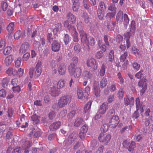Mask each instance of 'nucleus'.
I'll return each instance as SVG.
<instances>
[{
    "instance_id": "12",
    "label": "nucleus",
    "mask_w": 153,
    "mask_h": 153,
    "mask_svg": "<svg viewBox=\"0 0 153 153\" xmlns=\"http://www.w3.org/2000/svg\"><path fill=\"white\" fill-rule=\"evenodd\" d=\"M25 30H23L22 32L20 30L17 31L14 35V38L16 39H18L21 37L24 38L25 36Z\"/></svg>"
},
{
    "instance_id": "41",
    "label": "nucleus",
    "mask_w": 153,
    "mask_h": 153,
    "mask_svg": "<svg viewBox=\"0 0 153 153\" xmlns=\"http://www.w3.org/2000/svg\"><path fill=\"white\" fill-rule=\"evenodd\" d=\"M74 33L73 36V41L75 42H78L79 38L78 37V34L76 30L75 29L72 32Z\"/></svg>"
},
{
    "instance_id": "23",
    "label": "nucleus",
    "mask_w": 153,
    "mask_h": 153,
    "mask_svg": "<svg viewBox=\"0 0 153 153\" xmlns=\"http://www.w3.org/2000/svg\"><path fill=\"white\" fill-rule=\"evenodd\" d=\"M134 99L133 97H131L130 99L128 98H124V102L125 105H133Z\"/></svg>"
},
{
    "instance_id": "21",
    "label": "nucleus",
    "mask_w": 153,
    "mask_h": 153,
    "mask_svg": "<svg viewBox=\"0 0 153 153\" xmlns=\"http://www.w3.org/2000/svg\"><path fill=\"white\" fill-rule=\"evenodd\" d=\"M78 62V58L76 56H74L71 60V63L68 67L77 66Z\"/></svg>"
},
{
    "instance_id": "50",
    "label": "nucleus",
    "mask_w": 153,
    "mask_h": 153,
    "mask_svg": "<svg viewBox=\"0 0 153 153\" xmlns=\"http://www.w3.org/2000/svg\"><path fill=\"white\" fill-rule=\"evenodd\" d=\"M100 87L101 88H103L105 87L107 84V79L105 78H104L102 79L100 82Z\"/></svg>"
},
{
    "instance_id": "51",
    "label": "nucleus",
    "mask_w": 153,
    "mask_h": 153,
    "mask_svg": "<svg viewBox=\"0 0 153 153\" xmlns=\"http://www.w3.org/2000/svg\"><path fill=\"white\" fill-rule=\"evenodd\" d=\"M70 40L69 35L67 34H65L63 37V41L65 45H67L68 44Z\"/></svg>"
},
{
    "instance_id": "6",
    "label": "nucleus",
    "mask_w": 153,
    "mask_h": 153,
    "mask_svg": "<svg viewBox=\"0 0 153 153\" xmlns=\"http://www.w3.org/2000/svg\"><path fill=\"white\" fill-rule=\"evenodd\" d=\"M122 144L123 147L126 148L129 152H133L136 147V143L134 141L129 142L125 140L123 142Z\"/></svg>"
},
{
    "instance_id": "4",
    "label": "nucleus",
    "mask_w": 153,
    "mask_h": 153,
    "mask_svg": "<svg viewBox=\"0 0 153 153\" xmlns=\"http://www.w3.org/2000/svg\"><path fill=\"white\" fill-rule=\"evenodd\" d=\"M68 71L71 76H74V77L78 78L82 74V69L80 67L77 66L68 67Z\"/></svg>"
},
{
    "instance_id": "25",
    "label": "nucleus",
    "mask_w": 153,
    "mask_h": 153,
    "mask_svg": "<svg viewBox=\"0 0 153 153\" xmlns=\"http://www.w3.org/2000/svg\"><path fill=\"white\" fill-rule=\"evenodd\" d=\"M72 143L67 140L65 142L63 148L66 151H68L70 149H72Z\"/></svg>"
},
{
    "instance_id": "8",
    "label": "nucleus",
    "mask_w": 153,
    "mask_h": 153,
    "mask_svg": "<svg viewBox=\"0 0 153 153\" xmlns=\"http://www.w3.org/2000/svg\"><path fill=\"white\" fill-rule=\"evenodd\" d=\"M120 122L119 117L115 115L111 118L108 122V124L110 127L114 128L118 125Z\"/></svg>"
},
{
    "instance_id": "47",
    "label": "nucleus",
    "mask_w": 153,
    "mask_h": 153,
    "mask_svg": "<svg viewBox=\"0 0 153 153\" xmlns=\"http://www.w3.org/2000/svg\"><path fill=\"white\" fill-rule=\"evenodd\" d=\"M56 113L53 111L50 112L48 114V117L53 121L56 116Z\"/></svg>"
},
{
    "instance_id": "57",
    "label": "nucleus",
    "mask_w": 153,
    "mask_h": 153,
    "mask_svg": "<svg viewBox=\"0 0 153 153\" xmlns=\"http://www.w3.org/2000/svg\"><path fill=\"white\" fill-rule=\"evenodd\" d=\"M9 82V80L7 78L3 79L2 81V86L5 88L7 86L8 82Z\"/></svg>"
},
{
    "instance_id": "3",
    "label": "nucleus",
    "mask_w": 153,
    "mask_h": 153,
    "mask_svg": "<svg viewBox=\"0 0 153 153\" xmlns=\"http://www.w3.org/2000/svg\"><path fill=\"white\" fill-rule=\"evenodd\" d=\"M124 18V24L127 25L129 22V19L128 15L126 14H123L122 11H119L117 14L116 22L117 24L118 23L121 24L123 22V19Z\"/></svg>"
},
{
    "instance_id": "17",
    "label": "nucleus",
    "mask_w": 153,
    "mask_h": 153,
    "mask_svg": "<svg viewBox=\"0 0 153 153\" xmlns=\"http://www.w3.org/2000/svg\"><path fill=\"white\" fill-rule=\"evenodd\" d=\"M66 66L63 63H62L59 66L58 72L61 75H64L65 74Z\"/></svg>"
},
{
    "instance_id": "34",
    "label": "nucleus",
    "mask_w": 153,
    "mask_h": 153,
    "mask_svg": "<svg viewBox=\"0 0 153 153\" xmlns=\"http://www.w3.org/2000/svg\"><path fill=\"white\" fill-rule=\"evenodd\" d=\"M116 13V12H108L106 14L105 18L111 20V19L115 18Z\"/></svg>"
},
{
    "instance_id": "52",
    "label": "nucleus",
    "mask_w": 153,
    "mask_h": 153,
    "mask_svg": "<svg viewBox=\"0 0 153 153\" xmlns=\"http://www.w3.org/2000/svg\"><path fill=\"white\" fill-rule=\"evenodd\" d=\"M11 48L10 47H7L5 48L3 51V53L4 55H7L9 54L11 52Z\"/></svg>"
},
{
    "instance_id": "56",
    "label": "nucleus",
    "mask_w": 153,
    "mask_h": 153,
    "mask_svg": "<svg viewBox=\"0 0 153 153\" xmlns=\"http://www.w3.org/2000/svg\"><path fill=\"white\" fill-rule=\"evenodd\" d=\"M108 129V126L107 124H103L101 127L100 130L102 132L105 133L107 131Z\"/></svg>"
},
{
    "instance_id": "9",
    "label": "nucleus",
    "mask_w": 153,
    "mask_h": 153,
    "mask_svg": "<svg viewBox=\"0 0 153 153\" xmlns=\"http://www.w3.org/2000/svg\"><path fill=\"white\" fill-rule=\"evenodd\" d=\"M99 141L102 142L108 143L111 139V135L109 134H106L101 132L98 137Z\"/></svg>"
},
{
    "instance_id": "54",
    "label": "nucleus",
    "mask_w": 153,
    "mask_h": 153,
    "mask_svg": "<svg viewBox=\"0 0 153 153\" xmlns=\"http://www.w3.org/2000/svg\"><path fill=\"white\" fill-rule=\"evenodd\" d=\"M75 137L74 136V134L72 133L69 135L67 141L72 143L75 140Z\"/></svg>"
},
{
    "instance_id": "61",
    "label": "nucleus",
    "mask_w": 153,
    "mask_h": 153,
    "mask_svg": "<svg viewBox=\"0 0 153 153\" xmlns=\"http://www.w3.org/2000/svg\"><path fill=\"white\" fill-rule=\"evenodd\" d=\"M13 134H12V132L11 131H8L6 135V137L7 140H11V141H12V139L13 138Z\"/></svg>"
},
{
    "instance_id": "32",
    "label": "nucleus",
    "mask_w": 153,
    "mask_h": 153,
    "mask_svg": "<svg viewBox=\"0 0 153 153\" xmlns=\"http://www.w3.org/2000/svg\"><path fill=\"white\" fill-rule=\"evenodd\" d=\"M91 103L92 102L91 101H89L85 105L84 109V112L85 113H87L90 111Z\"/></svg>"
},
{
    "instance_id": "31",
    "label": "nucleus",
    "mask_w": 153,
    "mask_h": 153,
    "mask_svg": "<svg viewBox=\"0 0 153 153\" xmlns=\"http://www.w3.org/2000/svg\"><path fill=\"white\" fill-rule=\"evenodd\" d=\"M91 103L92 102L91 101H89L85 105L84 109V112L85 113H87L90 111Z\"/></svg>"
},
{
    "instance_id": "49",
    "label": "nucleus",
    "mask_w": 153,
    "mask_h": 153,
    "mask_svg": "<svg viewBox=\"0 0 153 153\" xmlns=\"http://www.w3.org/2000/svg\"><path fill=\"white\" fill-rule=\"evenodd\" d=\"M83 24L81 22H79L77 24V27L78 30L79 31V33L81 31H84L83 30Z\"/></svg>"
},
{
    "instance_id": "24",
    "label": "nucleus",
    "mask_w": 153,
    "mask_h": 153,
    "mask_svg": "<svg viewBox=\"0 0 153 153\" xmlns=\"http://www.w3.org/2000/svg\"><path fill=\"white\" fill-rule=\"evenodd\" d=\"M13 60V56L12 55L8 56L5 59L4 63L5 65L8 66L10 65Z\"/></svg>"
},
{
    "instance_id": "44",
    "label": "nucleus",
    "mask_w": 153,
    "mask_h": 153,
    "mask_svg": "<svg viewBox=\"0 0 153 153\" xmlns=\"http://www.w3.org/2000/svg\"><path fill=\"white\" fill-rule=\"evenodd\" d=\"M105 12V11L97 10V14L100 20L102 19L104 17Z\"/></svg>"
},
{
    "instance_id": "35",
    "label": "nucleus",
    "mask_w": 153,
    "mask_h": 153,
    "mask_svg": "<svg viewBox=\"0 0 153 153\" xmlns=\"http://www.w3.org/2000/svg\"><path fill=\"white\" fill-rule=\"evenodd\" d=\"M135 33H133L132 32L129 31L125 33L124 34V39L126 40H130L131 36H134Z\"/></svg>"
},
{
    "instance_id": "60",
    "label": "nucleus",
    "mask_w": 153,
    "mask_h": 153,
    "mask_svg": "<svg viewBox=\"0 0 153 153\" xmlns=\"http://www.w3.org/2000/svg\"><path fill=\"white\" fill-rule=\"evenodd\" d=\"M135 101L136 105V108L137 109L139 108H139L142 106V104L141 102H140V100L139 97L136 98V99Z\"/></svg>"
},
{
    "instance_id": "2",
    "label": "nucleus",
    "mask_w": 153,
    "mask_h": 153,
    "mask_svg": "<svg viewBox=\"0 0 153 153\" xmlns=\"http://www.w3.org/2000/svg\"><path fill=\"white\" fill-rule=\"evenodd\" d=\"M72 97L70 95L62 96L58 101L59 107L62 108L68 105L70 103Z\"/></svg>"
},
{
    "instance_id": "53",
    "label": "nucleus",
    "mask_w": 153,
    "mask_h": 153,
    "mask_svg": "<svg viewBox=\"0 0 153 153\" xmlns=\"http://www.w3.org/2000/svg\"><path fill=\"white\" fill-rule=\"evenodd\" d=\"M88 40V45L89 46V45L91 46H93L94 45L95 41L94 38L92 37H89Z\"/></svg>"
},
{
    "instance_id": "36",
    "label": "nucleus",
    "mask_w": 153,
    "mask_h": 153,
    "mask_svg": "<svg viewBox=\"0 0 153 153\" xmlns=\"http://www.w3.org/2000/svg\"><path fill=\"white\" fill-rule=\"evenodd\" d=\"M65 81L64 80H59L57 84V86L58 88H61L65 86Z\"/></svg>"
},
{
    "instance_id": "19",
    "label": "nucleus",
    "mask_w": 153,
    "mask_h": 153,
    "mask_svg": "<svg viewBox=\"0 0 153 153\" xmlns=\"http://www.w3.org/2000/svg\"><path fill=\"white\" fill-rule=\"evenodd\" d=\"M67 17L68 21L71 22L72 24H73L75 22V17L71 13L69 12L67 14Z\"/></svg>"
},
{
    "instance_id": "55",
    "label": "nucleus",
    "mask_w": 153,
    "mask_h": 153,
    "mask_svg": "<svg viewBox=\"0 0 153 153\" xmlns=\"http://www.w3.org/2000/svg\"><path fill=\"white\" fill-rule=\"evenodd\" d=\"M143 71L142 70H140L139 72L136 74L135 75V77L138 79H141V78H143L144 75L143 73Z\"/></svg>"
},
{
    "instance_id": "45",
    "label": "nucleus",
    "mask_w": 153,
    "mask_h": 153,
    "mask_svg": "<svg viewBox=\"0 0 153 153\" xmlns=\"http://www.w3.org/2000/svg\"><path fill=\"white\" fill-rule=\"evenodd\" d=\"M114 109L109 110L107 114V116L108 118H111L112 117L114 116Z\"/></svg>"
},
{
    "instance_id": "20",
    "label": "nucleus",
    "mask_w": 153,
    "mask_h": 153,
    "mask_svg": "<svg viewBox=\"0 0 153 153\" xmlns=\"http://www.w3.org/2000/svg\"><path fill=\"white\" fill-rule=\"evenodd\" d=\"M23 148L25 149L24 153H28L29 152V148L30 146V142L27 141L25 142L22 144Z\"/></svg>"
},
{
    "instance_id": "64",
    "label": "nucleus",
    "mask_w": 153,
    "mask_h": 153,
    "mask_svg": "<svg viewBox=\"0 0 153 153\" xmlns=\"http://www.w3.org/2000/svg\"><path fill=\"white\" fill-rule=\"evenodd\" d=\"M86 133L84 132H82L80 131L79 134V136L80 138L82 140L85 139V136L86 135Z\"/></svg>"
},
{
    "instance_id": "38",
    "label": "nucleus",
    "mask_w": 153,
    "mask_h": 153,
    "mask_svg": "<svg viewBox=\"0 0 153 153\" xmlns=\"http://www.w3.org/2000/svg\"><path fill=\"white\" fill-rule=\"evenodd\" d=\"M108 10L111 12H116L117 8L114 3H111L108 6Z\"/></svg>"
},
{
    "instance_id": "58",
    "label": "nucleus",
    "mask_w": 153,
    "mask_h": 153,
    "mask_svg": "<svg viewBox=\"0 0 153 153\" xmlns=\"http://www.w3.org/2000/svg\"><path fill=\"white\" fill-rule=\"evenodd\" d=\"M81 146V143L79 141H76L74 143L73 149L76 150L78 149Z\"/></svg>"
},
{
    "instance_id": "7",
    "label": "nucleus",
    "mask_w": 153,
    "mask_h": 153,
    "mask_svg": "<svg viewBox=\"0 0 153 153\" xmlns=\"http://www.w3.org/2000/svg\"><path fill=\"white\" fill-rule=\"evenodd\" d=\"M87 65L89 70L92 72H94L97 68V64L96 60L93 58L88 59L87 61Z\"/></svg>"
},
{
    "instance_id": "28",
    "label": "nucleus",
    "mask_w": 153,
    "mask_h": 153,
    "mask_svg": "<svg viewBox=\"0 0 153 153\" xmlns=\"http://www.w3.org/2000/svg\"><path fill=\"white\" fill-rule=\"evenodd\" d=\"M72 1H74L73 4V10L74 11H78L79 7V3L77 1H76L74 0H72Z\"/></svg>"
},
{
    "instance_id": "59",
    "label": "nucleus",
    "mask_w": 153,
    "mask_h": 153,
    "mask_svg": "<svg viewBox=\"0 0 153 153\" xmlns=\"http://www.w3.org/2000/svg\"><path fill=\"white\" fill-rule=\"evenodd\" d=\"M1 7L4 11H6L8 5L7 2L2 1L1 2Z\"/></svg>"
},
{
    "instance_id": "40",
    "label": "nucleus",
    "mask_w": 153,
    "mask_h": 153,
    "mask_svg": "<svg viewBox=\"0 0 153 153\" xmlns=\"http://www.w3.org/2000/svg\"><path fill=\"white\" fill-rule=\"evenodd\" d=\"M106 68V66L105 65V64L103 63L101 66L100 73L101 76H104Z\"/></svg>"
},
{
    "instance_id": "48",
    "label": "nucleus",
    "mask_w": 153,
    "mask_h": 153,
    "mask_svg": "<svg viewBox=\"0 0 153 153\" xmlns=\"http://www.w3.org/2000/svg\"><path fill=\"white\" fill-rule=\"evenodd\" d=\"M74 50L76 53H79L81 51L80 45L78 43H76L74 46Z\"/></svg>"
},
{
    "instance_id": "27",
    "label": "nucleus",
    "mask_w": 153,
    "mask_h": 153,
    "mask_svg": "<svg viewBox=\"0 0 153 153\" xmlns=\"http://www.w3.org/2000/svg\"><path fill=\"white\" fill-rule=\"evenodd\" d=\"M98 10L105 11L106 7L105 4L104 2L101 1L99 3Z\"/></svg>"
},
{
    "instance_id": "26",
    "label": "nucleus",
    "mask_w": 153,
    "mask_h": 153,
    "mask_svg": "<svg viewBox=\"0 0 153 153\" xmlns=\"http://www.w3.org/2000/svg\"><path fill=\"white\" fill-rule=\"evenodd\" d=\"M42 120L44 123V125L45 126L49 125L51 122L53 121L51 120H50L48 117V118L46 117H42Z\"/></svg>"
},
{
    "instance_id": "63",
    "label": "nucleus",
    "mask_w": 153,
    "mask_h": 153,
    "mask_svg": "<svg viewBox=\"0 0 153 153\" xmlns=\"http://www.w3.org/2000/svg\"><path fill=\"white\" fill-rule=\"evenodd\" d=\"M124 91L123 89H120L119 90L117 93V97L120 99H122L123 96Z\"/></svg>"
},
{
    "instance_id": "1",
    "label": "nucleus",
    "mask_w": 153,
    "mask_h": 153,
    "mask_svg": "<svg viewBox=\"0 0 153 153\" xmlns=\"http://www.w3.org/2000/svg\"><path fill=\"white\" fill-rule=\"evenodd\" d=\"M41 63L39 61L37 63L35 68H32L29 69V75L31 78L33 77L34 74L36 78L39 76L41 73Z\"/></svg>"
},
{
    "instance_id": "10",
    "label": "nucleus",
    "mask_w": 153,
    "mask_h": 153,
    "mask_svg": "<svg viewBox=\"0 0 153 153\" xmlns=\"http://www.w3.org/2000/svg\"><path fill=\"white\" fill-rule=\"evenodd\" d=\"M30 49V45L28 42H25L23 43L21 46L19 53L22 54L27 52Z\"/></svg>"
},
{
    "instance_id": "42",
    "label": "nucleus",
    "mask_w": 153,
    "mask_h": 153,
    "mask_svg": "<svg viewBox=\"0 0 153 153\" xmlns=\"http://www.w3.org/2000/svg\"><path fill=\"white\" fill-rule=\"evenodd\" d=\"M147 81L146 77H143V78L141 79L138 82V85L139 87H143L144 84L146 85V82Z\"/></svg>"
},
{
    "instance_id": "29",
    "label": "nucleus",
    "mask_w": 153,
    "mask_h": 153,
    "mask_svg": "<svg viewBox=\"0 0 153 153\" xmlns=\"http://www.w3.org/2000/svg\"><path fill=\"white\" fill-rule=\"evenodd\" d=\"M135 26L136 25L135 21L134 20L132 21L130 26L129 29L130 32H132L133 33H135Z\"/></svg>"
},
{
    "instance_id": "43",
    "label": "nucleus",
    "mask_w": 153,
    "mask_h": 153,
    "mask_svg": "<svg viewBox=\"0 0 153 153\" xmlns=\"http://www.w3.org/2000/svg\"><path fill=\"white\" fill-rule=\"evenodd\" d=\"M83 121V120L82 118H77L74 123V126L77 127L79 126Z\"/></svg>"
},
{
    "instance_id": "11",
    "label": "nucleus",
    "mask_w": 153,
    "mask_h": 153,
    "mask_svg": "<svg viewBox=\"0 0 153 153\" xmlns=\"http://www.w3.org/2000/svg\"><path fill=\"white\" fill-rule=\"evenodd\" d=\"M61 48V44L57 40H54L51 44V49L54 52L59 51Z\"/></svg>"
},
{
    "instance_id": "5",
    "label": "nucleus",
    "mask_w": 153,
    "mask_h": 153,
    "mask_svg": "<svg viewBox=\"0 0 153 153\" xmlns=\"http://www.w3.org/2000/svg\"><path fill=\"white\" fill-rule=\"evenodd\" d=\"M81 38V41L82 43L83 44L85 50H88L89 49V46L88 45V35L85 31H81L79 33Z\"/></svg>"
},
{
    "instance_id": "33",
    "label": "nucleus",
    "mask_w": 153,
    "mask_h": 153,
    "mask_svg": "<svg viewBox=\"0 0 153 153\" xmlns=\"http://www.w3.org/2000/svg\"><path fill=\"white\" fill-rule=\"evenodd\" d=\"M114 52L113 51H111L108 55V61L111 62H113L114 59Z\"/></svg>"
},
{
    "instance_id": "22",
    "label": "nucleus",
    "mask_w": 153,
    "mask_h": 153,
    "mask_svg": "<svg viewBox=\"0 0 153 153\" xmlns=\"http://www.w3.org/2000/svg\"><path fill=\"white\" fill-rule=\"evenodd\" d=\"M111 38L109 36L104 34L103 36V40L105 45L108 46H110L112 42L111 40Z\"/></svg>"
},
{
    "instance_id": "62",
    "label": "nucleus",
    "mask_w": 153,
    "mask_h": 153,
    "mask_svg": "<svg viewBox=\"0 0 153 153\" xmlns=\"http://www.w3.org/2000/svg\"><path fill=\"white\" fill-rule=\"evenodd\" d=\"M104 56L103 52L101 51L97 52L96 54V56L97 59H100Z\"/></svg>"
},
{
    "instance_id": "16",
    "label": "nucleus",
    "mask_w": 153,
    "mask_h": 153,
    "mask_svg": "<svg viewBox=\"0 0 153 153\" xmlns=\"http://www.w3.org/2000/svg\"><path fill=\"white\" fill-rule=\"evenodd\" d=\"M71 23L70 24L69 21L68 20L65 21L63 23L64 26L68 29L70 32H72L76 29L75 27L72 25Z\"/></svg>"
},
{
    "instance_id": "39",
    "label": "nucleus",
    "mask_w": 153,
    "mask_h": 153,
    "mask_svg": "<svg viewBox=\"0 0 153 153\" xmlns=\"http://www.w3.org/2000/svg\"><path fill=\"white\" fill-rule=\"evenodd\" d=\"M139 110V108L137 109L136 111L131 116V118L133 120H134L135 119H138V118L139 117L140 114L138 112Z\"/></svg>"
},
{
    "instance_id": "18",
    "label": "nucleus",
    "mask_w": 153,
    "mask_h": 153,
    "mask_svg": "<svg viewBox=\"0 0 153 153\" xmlns=\"http://www.w3.org/2000/svg\"><path fill=\"white\" fill-rule=\"evenodd\" d=\"M93 89L95 95L96 97L99 96L100 90L98 84L97 83H94L93 85Z\"/></svg>"
},
{
    "instance_id": "15",
    "label": "nucleus",
    "mask_w": 153,
    "mask_h": 153,
    "mask_svg": "<svg viewBox=\"0 0 153 153\" xmlns=\"http://www.w3.org/2000/svg\"><path fill=\"white\" fill-rule=\"evenodd\" d=\"M108 108V104L106 103H103L100 106L98 112L100 114H104L106 112Z\"/></svg>"
},
{
    "instance_id": "14",
    "label": "nucleus",
    "mask_w": 153,
    "mask_h": 153,
    "mask_svg": "<svg viewBox=\"0 0 153 153\" xmlns=\"http://www.w3.org/2000/svg\"><path fill=\"white\" fill-rule=\"evenodd\" d=\"M14 29V24L13 22H11L9 23L7 27V30L8 31V35L9 37L11 36L13 32Z\"/></svg>"
},
{
    "instance_id": "37",
    "label": "nucleus",
    "mask_w": 153,
    "mask_h": 153,
    "mask_svg": "<svg viewBox=\"0 0 153 153\" xmlns=\"http://www.w3.org/2000/svg\"><path fill=\"white\" fill-rule=\"evenodd\" d=\"M82 74L86 79L91 78L92 76V74L89 71H84Z\"/></svg>"
},
{
    "instance_id": "30",
    "label": "nucleus",
    "mask_w": 153,
    "mask_h": 153,
    "mask_svg": "<svg viewBox=\"0 0 153 153\" xmlns=\"http://www.w3.org/2000/svg\"><path fill=\"white\" fill-rule=\"evenodd\" d=\"M50 92L51 95L53 97L58 96L59 94L58 91L55 88L51 89Z\"/></svg>"
},
{
    "instance_id": "46",
    "label": "nucleus",
    "mask_w": 153,
    "mask_h": 153,
    "mask_svg": "<svg viewBox=\"0 0 153 153\" xmlns=\"http://www.w3.org/2000/svg\"><path fill=\"white\" fill-rule=\"evenodd\" d=\"M128 56V53L125 52L123 54H122L120 57V60L121 62H123L126 60L127 57Z\"/></svg>"
},
{
    "instance_id": "13",
    "label": "nucleus",
    "mask_w": 153,
    "mask_h": 153,
    "mask_svg": "<svg viewBox=\"0 0 153 153\" xmlns=\"http://www.w3.org/2000/svg\"><path fill=\"white\" fill-rule=\"evenodd\" d=\"M61 123L60 121H57L52 123L49 126L51 131H55L58 129L61 126Z\"/></svg>"
}]
</instances>
